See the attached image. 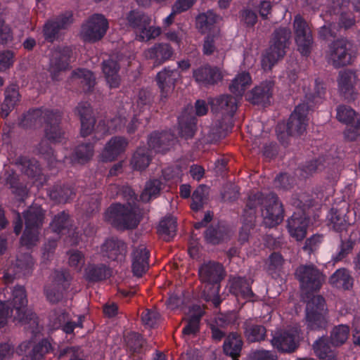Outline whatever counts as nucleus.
<instances>
[{
    "label": "nucleus",
    "instance_id": "nucleus-1",
    "mask_svg": "<svg viewBox=\"0 0 360 360\" xmlns=\"http://www.w3.org/2000/svg\"><path fill=\"white\" fill-rule=\"evenodd\" d=\"M314 95L307 94L303 103L295 107L287 122H279L276 125V132L280 143L284 146L289 143L290 136H300L304 134L308 125L307 115L313 110Z\"/></svg>",
    "mask_w": 360,
    "mask_h": 360
},
{
    "label": "nucleus",
    "instance_id": "nucleus-2",
    "mask_svg": "<svg viewBox=\"0 0 360 360\" xmlns=\"http://www.w3.org/2000/svg\"><path fill=\"white\" fill-rule=\"evenodd\" d=\"M300 285L301 301L306 304L304 324L308 330L315 328V267L313 264H300L295 272Z\"/></svg>",
    "mask_w": 360,
    "mask_h": 360
},
{
    "label": "nucleus",
    "instance_id": "nucleus-3",
    "mask_svg": "<svg viewBox=\"0 0 360 360\" xmlns=\"http://www.w3.org/2000/svg\"><path fill=\"white\" fill-rule=\"evenodd\" d=\"M198 276L201 285V297L212 302L218 307L221 302L219 296L220 283L226 276L223 265L217 262L209 261L200 265Z\"/></svg>",
    "mask_w": 360,
    "mask_h": 360
},
{
    "label": "nucleus",
    "instance_id": "nucleus-4",
    "mask_svg": "<svg viewBox=\"0 0 360 360\" xmlns=\"http://www.w3.org/2000/svg\"><path fill=\"white\" fill-rule=\"evenodd\" d=\"M292 32L290 28L279 27L271 34L269 47L265 50L262 59L264 70H271L273 66L286 54V49L290 44Z\"/></svg>",
    "mask_w": 360,
    "mask_h": 360
},
{
    "label": "nucleus",
    "instance_id": "nucleus-5",
    "mask_svg": "<svg viewBox=\"0 0 360 360\" xmlns=\"http://www.w3.org/2000/svg\"><path fill=\"white\" fill-rule=\"evenodd\" d=\"M105 220L118 229H134L142 219L140 209L134 204L120 203L110 206L105 214Z\"/></svg>",
    "mask_w": 360,
    "mask_h": 360
},
{
    "label": "nucleus",
    "instance_id": "nucleus-6",
    "mask_svg": "<svg viewBox=\"0 0 360 360\" xmlns=\"http://www.w3.org/2000/svg\"><path fill=\"white\" fill-rule=\"evenodd\" d=\"M105 220L118 229H134L142 219L140 209L134 204L120 203L110 206L105 214Z\"/></svg>",
    "mask_w": 360,
    "mask_h": 360
},
{
    "label": "nucleus",
    "instance_id": "nucleus-7",
    "mask_svg": "<svg viewBox=\"0 0 360 360\" xmlns=\"http://www.w3.org/2000/svg\"><path fill=\"white\" fill-rule=\"evenodd\" d=\"M46 210L40 205L33 204L23 212L25 229L21 237V243L28 248L36 245L39 234L45 219Z\"/></svg>",
    "mask_w": 360,
    "mask_h": 360
},
{
    "label": "nucleus",
    "instance_id": "nucleus-8",
    "mask_svg": "<svg viewBox=\"0 0 360 360\" xmlns=\"http://www.w3.org/2000/svg\"><path fill=\"white\" fill-rule=\"evenodd\" d=\"M349 328L347 325L340 324L335 326L330 333V342L324 337L316 340V356L320 360H337L336 352L333 347L342 345L348 339Z\"/></svg>",
    "mask_w": 360,
    "mask_h": 360
},
{
    "label": "nucleus",
    "instance_id": "nucleus-9",
    "mask_svg": "<svg viewBox=\"0 0 360 360\" xmlns=\"http://www.w3.org/2000/svg\"><path fill=\"white\" fill-rule=\"evenodd\" d=\"M13 320H17L23 324L34 323L36 314L27 309V299L25 288L22 285H17L13 290V298L9 302Z\"/></svg>",
    "mask_w": 360,
    "mask_h": 360
},
{
    "label": "nucleus",
    "instance_id": "nucleus-10",
    "mask_svg": "<svg viewBox=\"0 0 360 360\" xmlns=\"http://www.w3.org/2000/svg\"><path fill=\"white\" fill-rule=\"evenodd\" d=\"M293 31L298 51L302 56H308L313 49V33L308 22L300 14H297L294 18Z\"/></svg>",
    "mask_w": 360,
    "mask_h": 360
},
{
    "label": "nucleus",
    "instance_id": "nucleus-11",
    "mask_svg": "<svg viewBox=\"0 0 360 360\" xmlns=\"http://www.w3.org/2000/svg\"><path fill=\"white\" fill-rule=\"evenodd\" d=\"M71 278L69 271L65 269L55 271L53 281L44 288V295L50 303L58 304L63 300Z\"/></svg>",
    "mask_w": 360,
    "mask_h": 360
},
{
    "label": "nucleus",
    "instance_id": "nucleus-12",
    "mask_svg": "<svg viewBox=\"0 0 360 360\" xmlns=\"http://www.w3.org/2000/svg\"><path fill=\"white\" fill-rule=\"evenodd\" d=\"M271 342L279 352L293 353L300 347V330L297 327H291L276 332Z\"/></svg>",
    "mask_w": 360,
    "mask_h": 360
},
{
    "label": "nucleus",
    "instance_id": "nucleus-13",
    "mask_svg": "<svg viewBox=\"0 0 360 360\" xmlns=\"http://www.w3.org/2000/svg\"><path fill=\"white\" fill-rule=\"evenodd\" d=\"M108 28V20L101 14L93 15L82 26L81 37L86 42H96L101 40Z\"/></svg>",
    "mask_w": 360,
    "mask_h": 360
},
{
    "label": "nucleus",
    "instance_id": "nucleus-14",
    "mask_svg": "<svg viewBox=\"0 0 360 360\" xmlns=\"http://www.w3.org/2000/svg\"><path fill=\"white\" fill-rule=\"evenodd\" d=\"M352 44L345 39L335 41L330 48V58L334 68H340L352 63L354 52Z\"/></svg>",
    "mask_w": 360,
    "mask_h": 360
},
{
    "label": "nucleus",
    "instance_id": "nucleus-15",
    "mask_svg": "<svg viewBox=\"0 0 360 360\" xmlns=\"http://www.w3.org/2000/svg\"><path fill=\"white\" fill-rule=\"evenodd\" d=\"M72 54V51L68 46H57L52 50L49 70L53 80L60 81L61 72L69 70Z\"/></svg>",
    "mask_w": 360,
    "mask_h": 360
},
{
    "label": "nucleus",
    "instance_id": "nucleus-16",
    "mask_svg": "<svg viewBox=\"0 0 360 360\" xmlns=\"http://www.w3.org/2000/svg\"><path fill=\"white\" fill-rule=\"evenodd\" d=\"M262 205L265 207V211L262 212V216L264 224L266 227H274L283 221L284 210L282 203L278 201L275 193H270L264 195Z\"/></svg>",
    "mask_w": 360,
    "mask_h": 360
},
{
    "label": "nucleus",
    "instance_id": "nucleus-17",
    "mask_svg": "<svg viewBox=\"0 0 360 360\" xmlns=\"http://www.w3.org/2000/svg\"><path fill=\"white\" fill-rule=\"evenodd\" d=\"M34 266L32 257L29 253L20 254L17 256L4 275L6 283H12L15 278L27 276L32 274Z\"/></svg>",
    "mask_w": 360,
    "mask_h": 360
},
{
    "label": "nucleus",
    "instance_id": "nucleus-18",
    "mask_svg": "<svg viewBox=\"0 0 360 360\" xmlns=\"http://www.w3.org/2000/svg\"><path fill=\"white\" fill-rule=\"evenodd\" d=\"M127 60V58L124 54L117 53L103 62V72L110 88H117L120 86L121 78L118 72L122 64Z\"/></svg>",
    "mask_w": 360,
    "mask_h": 360
},
{
    "label": "nucleus",
    "instance_id": "nucleus-19",
    "mask_svg": "<svg viewBox=\"0 0 360 360\" xmlns=\"http://www.w3.org/2000/svg\"><path fill=\"white\" fill-rule=\"evenodd\" d=\"M337 81L340 94L344 98L348 101H354L358 95L356 88L358 76L356 72L352 70L340 71Z\"/></svg>",
    "mask_w": 360,
    "mask_h": 360
},
{
    "label": "nucleus",
    "instance_id": "nucleus-20",
    "mask_svg": "<svg viewBox=\"0 0 360 360\" xmlns=\"http://www.w3.org/2000/svg\"><path fill=\"white\" fill-rule=\"evenodd\" d=\"M176 137L170 131H154L148 135V145L155 153H166L175 144Z\"/></svg>",
    "mask_w": 360,
    "mask_h": 360
},
{
    "label": "nucleus",
    "instance_id": "nucleus-21",
    "mask_svg": "<svg viewBox=\"0 0 360 360\" xmlns=\"http://www.w3.org/2000/svg\"><path fill=\"white\" fill-rule=\"evenodd\" d=\"M74 112L80 120L81 136H88L92 133L96 122L91 104L87 101H81L75 108Z\"/></svg>",
    "mask_w": 360,
    "mask_h": 360
},
{
    "label": "nucleus",
    "instance_id": "nucleus-22",
    "mask_svg": "<svg viewBox=\"0 0 360 360\" xmlns=\"http://www.w3.org/2000/svg\"><path fill=\"white\" fill-rule=\"evenodd\" d=\"M179 77V72L177 70H170L165 68L162 71L158 73L156 81L160 90V101L165 103L169 95L173 92L176 82Z\"/></svg>",
    "mask_w": 360,
    "mask_h": 360
},
{
    "label": "nucleus",
    "instance_id": "nucleus-23",
    "mask_svg": "<svg viewBox=\"0 0 360 360\" xmlns=\"http://www.w3.org/2000/svg\"><path fill=\"white\" fill-rule=\"evenodd\" d=\"M179 135L185 140L193 138L197 130V118L193 106H187L179 117Z\"/></svg>",
    "mask_w": 360,
    "mask_h": 360
},
{
    "label": "nucleus",
    "instance_id": "nucleus-24",
    "mask_svg": "<svg viewBox=\"0 0 360 360\" xmlns=\"http://www.w3.org/2000/svg\"><path fill=\"white\" fill-rule=\"evenodd\" d=\"M264 195L261 192L251 193L247 199L241 216L242 224L248 227L255 228L257 208L264 204Z\"/></svg>",
    "mask_w": 360,
    "mask_h": 360
},
{
    "label": "nucleus",
    "instance_id": "nucleus-25",
    "mask_svg": "<svg viewBox=\"0 0 360 360\" xmlns=\"http://www.w3.org/2000/svg\"><path fill=\"white\" fill-rule=\"evenodd\" d=\"M103 257L112 261H122L127 252V245L122 240L111 237L105 240L101 246Z\"/></svg>",
    "mask_w": 360,
    "mask_h": 360
},
{
    "label": "nucleus",
    "instance_id": "nucleus-26",
    "mask_svg": "<svg viewBox=\"0 0 360 360\" xmlns=\"http://www.w3.org/2000/svg\"><path fill=\"white\" fill-rule=\"evenodd\" d=\"M274 81H264L245 94L246 100L253 105H265L270 103L272 96Z\"/></svg>",
    "mask_w": 360,
    "mask_h": 360
},
{
    "label": "nucleus",
    "instance_id": "nucleus-27",
    "mask_svg": "<svg viewBox=\"0 0 360 360\" xmlns=\"http://www.w3.org/2000/svg\"><path fill=\"white\" fill-rule=\"evenodd\" d=\"M32 348L29 354L25 355L21 360H44V356L52 349L51 343L46 339L36 345L30 342H24L17 348L16 352L18 355H22L27 349Z\"/></svg>",
    "mask_w": 360,
    "mask_h": 360
},
{
    "label": "nucleus",
    "instance_id": "nucleus-28",
    "mask_svg": "<svg viewBox=\"0 0 360 360\" xmlns=\"http://www.w3.org/2000/svg\"><path fill=\"white\" fill-rule=\"evenodd\" d=\"M239 98L235 95L223 94L210 98L209 104L212 112H221L224 115H233L237 110V102Z\"/></svg>",
    "mask_w": 360,
    "mask_h": 360
},
{
    "label": "nucleus",
    "instance_id": "nucleus-29",
    "mask_svg": "<svg viewBox=\"0 0 360 360\" xmlns=\"http://www.w3.org/2000/svg\"><path fill=\"white\" fill-rule=\"evenodd\" d=\"M309 218L302 212H295L288 220L287 228L290 236L297 240H303L307 236Z\"/></svg>",
    "mask_w": 360,
    "mask_h": 360
},
{
    "label": "nucleus",
    "instance_id": "nucleus-30",
    "mask_svg": "<svg viewBox=\"0 0 360 360\" xmlns=\"http://www.w3.org/2000/svg\"><path fill=\"white\" fill-rule=\"evenodd\" d=\"M128 144L127 139L122 136H114L106 143L101 158L103 162H112L123 153Z\"/></svg>",
    "mask_w": 360,
    "mask_h": 360
},
{
    "label": "nucleus",
    "instance_id": "nucleus-31",
    "mask_svg": "<svg viewBox=\"0 0 360 360\" xmlns=\"http://www.w3.org/2000/svg\"><path fill=\"white\" fill-rule=\"evenodd\" d=\"M193 77L204 85H214L222 80L223 75L219 68L205 65L194 70Z\"/></svg>",
    "mask_w": 360,
    "mask_h": 360
},
{
    "label": "nucleus",
    "instance_id": "nucleus-32",
    "mask_svg": "<svg viewBox=\"0 0 360 360\" xmlns=\"http://www.w3.org/2000/svg\"><path fill=\"white\" fill-rule=\"evenodd\" d=\"M174 54V49L167 43H157L145 51L148 59L154 60V66H158L169 60Z\"/></svg>",
    "mask_w": 360,
    "mask_h": 360
},
{
    "label": "nucleus",
    "instance_id": "nucleus-33",
    "mask_svg": "<svg viewBox=\"0 0 360 360\" xmlns=\"http://www.w3.org/2000/svg\"><path fill=\"white\" fill-rule=\"evenodd\" d=\"M149 255V251L143 245L134 249L132 254V271L135 276L141 277L148 270Z\"/></svg>",
    "mask_w": 360,
    "mask_h": 360
},
{
    "label": "nucleus",
    "instance_id": "nucleus-34",
    "mask_svg": "<svg viewBox=\"0 0 360 360\" xmlns=\"http://www.w3.org/2000/svg\"><path fill=\"white\" fill-rule=\"evenodd\" d=\"M5 98L1 105L0 115L2 118L8 117L9 113L15 108L20 102V95L18 87L15 84H11L5 91Z\"/></svg>",
    "mask_w": 360,
    "mask_h": 360
},
{
    "label": "nucleus",
    "instance_id": "nucleus-35",
    "mask_svg": "<svg viewBox=\"0 0 360 360\" xmlns=\"http://www.w3.org/2000/svg\"><path fill=\"white\" fill-rule=\"evenodd\" d=\"M243 345L240 334L236 332L230 333L225 338L223 345L224 353L231 356L233 360H238Z\"/></svg>",
    "mask_w": 360,
    "mask_h": 360
},
{
    "label": "nucleus",
    "instance_id": "nucleus-36",
    "mask_svg": "<svg viewBox=\"0 0 360 360\" xmlns=\"http://www.w3.org/2000/svg\"><path fill=\"white\" fill-rule=\"evenodd\" d=\"M252 281L244 277L233 278L230 286V291L236 295L253 301L256 297L251 288Z\"/></svg>",
    "mask_w": 360,
    "mask_h": 360
},
{
    "label": "nucleus",
    "instance_id": "nucleus-37",
    "mask_svg": "<svg viewBox=\"0 0 360 360\" xmlns=\"http://www.w3.org/2000/svg\"><path fill=\"white\" fill-rule=\"evenodd\" d=\"M126 20L127 25L140 34L142 33V31L146 30V27H148L151 23L150 16L138 10L129 11L126 16Z\"/></svg>",
    "mask_w": 360,
    "mask_h": 360
},
{
    "label": "nucleus",
    "instance_id": "nucleus-38",
    "mask_svg": "<svg viewBox=\"0 0 360 360\" xmlns=\"http://www.w3.org/2000/svg\"><path fill=\"white\" fill-rule=\"evenodd\" d=\"M229 230L226 226L217 223L210 225L205 231V239L212 245H218L229 238Z\"/></svg>",
    "mask_w": 360,
    "mask_h": 360
},
{
    "label": "nucleus",
    "instance_id": "nucleus-39",
    "mask_svg": "<svg viewBox=\"0 0 360 360\" xmlns=\"http://www.w3.org/2000/svg\"><path fill=\"white\" fill-rule=\"evenodd\" d=\"M15 164L20 167V172L28 178H37L41 174L40 165L35 159L20 156L16 159Z\"/></svg>",
    "mask_w": 360,
    "mask_h": 360
},
{
    "label": "nucleus",
    "instance_id": "nucleus-40",
    "mask_svg": "<svg viewBox=\"0 0 360 360\" xmlns=\"http://www.w3.org/2000/svg\"><path fill=\"white\" fill-rule=\"evenodd\" d=\"M243 334L248 342H261L265 340L266 329L262 325L255 324L245 321L243 325Z\"/></svg>",
    "mask_w": 360,
    "mask_h": 360
},
{
    "label": "nucleus",
    "instance_id": "nucleus-41",
    "mask_svg": "<svg viewBox=\"0 0 360 360\" xmlns=\"http://www.w3.org/2000/svg\"><path fill=\"white\" fill-rule=\"evenodd\" d=\"M176 219L172 216H166L160 222L157 227L159 236L165 241H169L176 234Z\"/></svg>",
    "mask_w": 360,
    "mask_h": 360
},
{
    "label": "nucleus",
    "instance_id": "nucleus-42",
    "mask_svg": "<svg viewBox=\"0 0 360 360\" xmlns=\"http://www.w3.org/2000/svg\"><path fill=\"white\" fill-rule=\"evenodd\" d=\"M329 282L333 286L343 290H349L353 286V278L345 268L337 269L330 276Z\"/></svg>",
    "mask_w": 360,
    "mask_h": 360
},
{
    "label": "nucleus",
    "instance_id": "nucleus-43",
    "mask_svg": "<svg viewBox=\"0 0 360 360\" xmlns=\"http://www.w3.org/2000/svg\"><path fill=\"white\" fill-rule=\"evenodd\" d=\"M151 160L149 148L140 147L134 152L130 163L134 169L142 171L148 167Z\"/></svg>",
    "mask_w": 360,
    "mask_h": 360
},
{
    "label": "nucleus",
    "instance_id": "nucleus-44",
    "mask_svg": "<svg viewBox=\"0 0 360 360\" xmlns=\"http://www.w3.org/2000/svg\"><path fill=\"white\" fill-rule=\"evenodd\" d=\"M111 275L110 270L106 265L89 264L85 269V276L90 282H98L106 279Z\"/></svg>",
    "mask_w": 360,
    "mask_h": 360
},
{
    "label": "nucleus",
    "instance_id": "nucleus-45",
    "mask_svg": "<svg viewBox=\"0 0 360 360\" xmlns=\"http://www.w3.org/2000/svg\"><path fill=\"white\" fill-rule=\"evenodd\" d=\"M251 77L248 72H243L238 74L236 77L232 80L229 85V90L233 95L238 98H241L246 89L251 84Z\"/></svg>",
    "mask_w": 360,
    "mask_h": 360
},
{
    "label": "nucleus",
    "instance_id": "nucleus-46",
    "mask_svg": "<svg viewBox=\"0 0 360 360\" xmlns=\"http://www.w3.org/2000/svg\"><path fill=\"white\" fill-rule=\"evenodd\" d=\"M50 198L58 203H65L75 195L73 188L66 184L54 185L49 193Z\"/></svg>",
    "mask_w": 360,
    "mask_h": 360
},
{
    "label": "nucleus",
    "instance_id": "nucleus-47",
    "mask_svg": "<svg viewBox=\"0 0 360 360\" xmlns=\"http://www.w3.org/2000/svg\"><path fill=\"white\" fill-rule=\"evenodd\" d=\"M72 79H81V84L84 92H91L96 84V77L94 73L86 69H77L71 73Z\"/></svg>",
    "mask_w": 360,
    "mask_h": 360
},
{
    "label": "nucleus",
    "instance_id": "nucleus-48",
    "mask_svg": "<svg viewBox=\"0 0 360 360\" xmlns=\"http://www.w3.org/2000/svg\"><path fill=\"white\" fill-rule=\"evenodd\" d=\"M327 217L328 219V225L336 232H342L346 230L349 225L346 219V215L338 210L332 208Z\"/></svg>",
    "mask_w": 360,
    "mask_h": 360
},
{
    "label": "nucleus",
    "instance_id": "nucleus-49",
    "mask_svg": "<svg viewBox=\"0 0 360 360\" xmlns=\"http://www.w3.org/2000/svg\"><path fill=\"white\" fill-rule=\"evenodd\" d=\"M43 115L44 110L39 108L30 110L26 114L23 115L19 125L26 129L40 125L43 120Z\"/></svg>",
    "mask_w": 360,
    "mask_h": 360
},
{
    "label": "nucleus",
    "instance_id": "nucleus-50",
    "mask_svg": "<svg viewBox=\"0 0 360 360\" xmlns=\"http://www.w3.org/2000/svg\"><path fill=\"white\" fill-rule=\"evenodd\" d=\"M217 15L212 11L199 14L195 19L196 28L200 32L204 34L206 31L210 30L216 23Z\"/></svg>",
    "mask_w": 360,
    "mask_h": 360
},
{
    "label": "nucleus",
    "instance_id": "nucleus-51",
    "mask_svg": "<svg viewBox=\"0 0 360 360\" xmlns=\"http://www.w3.org/2000/svg\"><path fill=\"white\" fill-rule=\"evenodd\" d=\"M316 329L325 328L328 324V310L325 299L316 295Z\"/></svg>",
    "mask_w": 360,
    "mask_h": 360
},
{
    "label": "nucleus",
    "instance_id": "nucleus-52",
    "mask_svg": "<svg viewBox=\"0 0 360 360\" xmlns=\"http://www.w3.org/2000/svg\"><path fill=\"white\" fill-rule=\"evenodd\" d=\"M162 189L160 180L154 179L146 182L144 190L140 195L141 200L144 202L150 201L152 197H157Z\"/></svg>",
    "mask_w": 360,
    "mask_h": 360
},
{
    "label": "nucleus",
    "instance_id": "nucleus-53",
    "mask_svg": "<svg viewBox=\"0 0 360 360\" xmlns=\"http://www.w3.org/2000/svg\"><path fill=\"white\" fill-rule=\"evenodd\" d=\"M70 225L69 214L65 211L56 214L50 224L51 230L57 233H60L68 229Z\"/></svg>",
    "mask_w": 360,
    "mask_h": 360
},
{
    "label": "nucleus",
    "instance_id": "nucleus-54",
    "mask_svg": "<svg viewBox=\"0 0 360 360\" xmlns=\"http://www.w3.org/2000/svg\"><path fill=\"white\" fill-rule=\"evenodd\" d=\"M94 155V146L91 143H82L76 147L74 158L78 163L84 164L88 162Z\"/></svg>",
    "mask_w": 360,
    "mask_h": 360
},
{
    "label": "nucleus",
    "instance_id": "nucleus-55",
    "mask_svg": "<svg viewBox=\"0 0 360 360\" xmlns=\"http://www.w3.org/2000/svg\"><path fill=\"white\" fill-rule=\"evenodd\" d=\"M44 137L51 143H57L65 139V131L61 126H44Z\"/></svg>",
    "mask_w": 360,
    "mask_h": 360
},
{
    "label": "nucleus",
    "instance_id": "nucleus-56",
    "mask_svg": "<svg viewBox=\"0 0 360 360\" xmlns=\"http://www.w3.org/2000/svg\"><path fill=\"white\" fill-rule=\"evenodd\" d=\"M49 142V140L44 137L37 145V150L47 160L49 164L53 165L56 162V158Z\"/></svg>",
    "mask_w": 360,
    "mask_h": 360
},
{
    "label": "nucleus",
    "instance_id": "nucleus-57",
    "mask_svg": "<svg viewBox=\"0 0 360 360\" xmlns=\"http://www.w3.org/2000/svg\"><path fill=\"white\" fill-rule=\"evenodd\" d=\"M63 117V112L60 110H44L43 120L45 126H61Z\"/></svg>",
    "mask_w": 360,
    "mask_h": 360
},
{
    "label": "nucleus",
    "instance_id": "nucleus-58",
    "mask_svg": "<svg viewBox=\"0 0 360 360\" xmlns=\"http://www.w3.org/2000/svg\"><path fill=\"white\" fill-rule=\"evenodd\" d=\"M356 112L351 108L345 105H340L337 108V119L347 127L354 121L356 117Z\"/></svg>",
    "mask_w": 360,
    "mask_h": 360
},
{
    "label": "nucleus",
    "instance_id": "nucleus-59",
    "mask_svg": "<svg viewBox=\"0 0 360 360\" xmlns=\"http://www.w3.org/2000/svg\"><path fill=\"white\" fill-rule=\"evenodd\" d=\"M101 198L98 195H94L88 198L83 204V210L87 217L95 214L100 210Z\"/></svg>",
    "mask_w": 360,
    "mask_h": 360
},
{
    "label": "nucleus",
    "instance_id": "nucleus-60",
    "mask_svg": "<svg viewBox=\"0 0 360 360\" xmlns=\"http://www.w3.org/2000/svg\"><path fill=\"white\" fill-rule=\"evenodd\" d=\"M206 189L207 186L205 185H200L193 193L191 208L193 211H198L202 207Z\"/></svg>",
    "mask_w": 360,
    "mask_h": 360
},
{
    "label": "nucleus",
    "instance_id": "nucleus-61",
    "mask_svg": "<svg viewBox=\"0 0 360 360\" xmlns=\"http://www.w3.org/2000/svg\"><path fill=\"white\" fill-rule=\"evenodd\" d=\"M219 30L214 29L212 32H210L205 39L203 44V52L205 55H212L216 50L215 40L218 39Z\"/></svg>",
    "mask_w": 360,
    "mask_h": 360
},
{
    "label": "nucleus",
    "instance_id": "nucleus-62",
    "mask_svg": "<svg viewBox=\"0 0 360 360\" xmlns=\"http://www.w3.org/2000/svg\"><path fill=\"white\" fill-rule=\"evenodd\" d=\"M202 313L192 315L183 330L184 335H195L199 331V326Z\"/></svg>",
    "mask_w": 360,
    "mask_h": 360
},
{
    "label": "nucleus",
    "instance_id": "nucleus-63",
    "mask_svg": "<svg viewBox=\"0 0 360 360\" xmlns=\"http://www.w3.org/2000/svg\"><path fill=\"white\" fill-rule=\"evenodd\" d=\"M69 320V314L62 309H56L52 311L51 321L55 328H60Z\"/></svg>",
    "mask_w": 360,
    "mask_h": 360
},
{
    "label": "nucleus",
    "instance_id": "nucleus-64",
    "mask_svg": "<svg viewBox=\"0 0 360 360\" xmlns=\"http://www.w3.org/2000/svg\"><path fill=\"white\" fill-rule=\"evenodd\" d=\"M127 347L133 352H139L143 345L141 335L137 333H131L126 338Z\"/></svg>",
    "mask_w": 360,
    "mask_h": 360
}]
</instances>
